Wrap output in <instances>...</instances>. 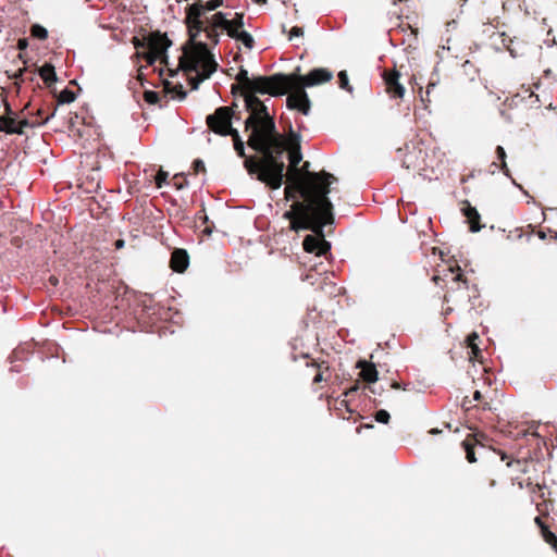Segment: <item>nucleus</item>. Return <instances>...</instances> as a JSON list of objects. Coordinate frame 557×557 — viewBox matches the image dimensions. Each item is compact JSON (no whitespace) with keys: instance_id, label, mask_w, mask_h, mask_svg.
<instances>
[{"instance_id":"1","label":"nucleus","mask_w":557,"mask_h":557,"mask_svg":"<svg viewBox=\"0 0 557 557\" xmlns=\"http://www.w3.org/2000/svg\"><path fill=\"white\" fill-rule=\"evenodd\" d=\"M283 75L249 77L248 71L240 66L235 75L236 82L231 89L234 95L238 90L244 96L245 109L249 116L245 120V129L250 131L248 146L262 154V159L246 158L244 168L248 174L264 183L272 189H278L284 183L285 164L283 162L284 138L277 132L274 117L268 107L257 97L271 96V82L283 78Z\"/></svg>"},{"instance_id":"2","label":"nucleus","mask_w":557,"mask_h":557,"mask_svg":"<svg viewBox=\"0 0 557 557\" xmlns=\"http://www.w3.org/2000/svg\"><path fill=\"white\" fill-rule=\"evenodd\" d=\"M319 174H310L305 184H298L299 197L294 200L297 218L290 223L292 230L322 233L326 225L334 223V207L329 198L330 189H323Z\"/></svg>"},{"instance_id":"3","label":"nucleus","mask_w":557,"mask_h":557,"mask_svg":"<svg viewBox=\"0 0 557 557\" xmlns=\"http://www.w3.org/2000/svg\"><path fill=\"white\" fill-rule=\"evenodd\" d=\"M232 107H219L212 114L206 117L210 129L220 136H231L233 138L234 150L237 156L245 158V143L242 139L237 128L233 127L234 121H239Z\"/></svg>"},{"instance_id":"4","label":"nucleus","mask_w":557,"mask_h":557,"mask_svg":"<svg viewBox=\"0 0 557 557\" xmlns=\"http://www.w3.org/2000/svg\"><path fill=\"white\" fill-rule=\"evenodd\" d=\"M133 45L136 49H147L141 57L145 61L152 65L159 59L168 61V50L172 47L173 42L168 37L166 33L160 30H153L143 38L134 37Z\"/></svg>"},{"instance_id":"5","label":"nucleus","mask_w":557,"mask_h":557,"mask_svg":"<svg viewBox=\"0 0 557 557\" xmlns=\"http://www.w3.org/2000/svg\"><path fill=\"white\" fill-rule=\"evenodd\" d=\"M203 15L205 14L201 13V7L199 4H189L186 8L189 40L198 48L205 58H210V55L213 54L210 52L207 42L197 41V38L200 36V34L205 33L207 29L205 21L201 20Z\"/></svg>"},{"instance_id":"6","label":"nucleus","mask_w":557,"mask_h":557,"mask_svg":"<svg viewBox=\"0 0 557 557\" xmlns=\"http://www.w3.org/2000/svg\"><path fill=\"white\" fill-rule=\"evenodd\" d=\"M309 168H310V162L309 161L304 162V164H302L300 170L302 172H305V175L302 177L301 176H295L287 184V186L284 189L286 199H296V198L299 197L297 185L298 184H305L309 180L310 174H319L320 175L319 178H320V182H321V187L323 189H330L331 190V185L337 182V178L333 174H331V173H329L326 171L311 172V171H309Z\"/></svg>"},{"instance_id":"7","label":"nucleus","mask_w":557,"mask_h":557,"mask_svg":"<svg viewBox=\"0 0 557 557\" xmlns=\"http://www.w3.org/2000/svg\"><path fill=\"white\" fill-rule=\"evenodd\" d=\"M449 25L450 23L447 22L445 24V30L442 33L441 35V39H440V44H438V49L436 50V53H435V57L437 58V62L434 66V70L430 76V79H429V83H428V86H426V97H428V101H431L429 99L430 97V94L431 91L436 87V85L440 83V78H438V72H440V64L443 63L445 60H448L451 54H450V50H451V47H450V40H451V35H450V30H449Z\"/></svg>"},{"instance_id":"8","label":"nucleus","mask_w":557,"mask_h":557,"mask_svg":"<svg viewBox=\"0 0 557 557\" xmlns=\"http://www.w3.org/2000/svg\"><path fill=\"white\" fill-rule=\"evenodd\" d=\"M274 75H283L275 82H271V96L281 97L288 92L289 89H302L305 90V77L306 75L300 74V66H297L290 74L275 73Z\"/></svg>"},{"instance_id":"9","label":"nucleus","mask_w":557,"mask_h":557,"mask_svg":"<svg viewBox=\"0 0 557 557\" xmlns=\"http://www.w3.org/2000/svg\"><path fill=\"white\" fill-rule=\"evenodd\" d=\"M490 26L496 29V32H492L488 37L492 40V45L500 50L506 49L510 52L512 57L518 54L516 48L512 46L515 42V38L510 37V35L506 32L505 23H500L498 18H494L493 22L488 23Z\"/></svg>"},{"instance_id":"10","label":"nucleus","mask_w":557,"mask_h":557,"mask_svg":"<svg viewBox=\"0 0 557 557\" xmlns=\"http://www.w3.org/2000/svg\"><path fill=\"white\" fill-rule=\"evenodd\" d=\"M304 248L309 253H314L317 257L326 256L331 251V243L324 237V230L322 233H314V235H307L304 239Z\"/></svg>"},{"instance_id":"11","label":"nucleus","mask_w":557,"mask_h":557,"mask_svg":"<svg viewBox=\"0 0 557 557\" xmlns=\"http://www.w3.org/2000/svg\"><path fill=\"white\" fill-rule=\"evenodd\" d=\"M289 95L286 98V107L289 110H297L304 115H309L311 110V100L306 90L289 89Z\"/></svg>"},{"instance_id":"12","label":"nucleus","mask_w":557,"mask_h":557,"mask_svg":"<svg viewBox=\"0 0 557 557\" xmlns=\"http://www.w3.org/2000/svg\"><path fill=\"white\" fill-rule=\"evenodd\" d=\"M461 450L468 462L473 463L476 461L475 454L480 449H484V445L478 438V434L468 433L460 444Z\"/></svg>"},{"instance_id":"13","label":"nucleus","mask_w":557,"mask_h":557,"mask_svg":"<svg viewBox=\"0 0 557 557\" xmlns=\"http://www.w3.org/2000/svg\"><path fill=\"white\" fill-rule=\"evenodd\" d=\"M460 211L465 216V221L469 225V231L471 233H478L484 227V224L481 223L480 213L470 205L469 201L465 200L461 202Z\"/></svg>"},{"instance_id":"14","label":"nucleus","mask_w":557,"mask_h":557,"mask_svg":"<svg viewBox=\"0 0 557 557\" xmlns=\"http://www.w3.org/2000/svg\"><path fill=\"white\" fill-rule=\"evenodd\" d=\"M400 73L392 71L384 74V82L386 84L387 92L392 98H403L405 95V87L399 83Z\"/></svg>"},{"instance_id":"15","label":"nucleus","mask_w":557,"mask_h":557,"mask_svg":"<svg viewBox=\"0 0 557 557\" xmlns=\"http://www.w3.org/2000/svg\"><path fill=\"white\" fill-rule=\"evenodd\" d=\"M333 78V73L325 67H314L305 77V86L313 87Z\"/></svg>"},{"instance_id":"16","label":"nucleus","mask_w":557,"mask_h":557,"mask_svg":"<svg viewBox=\"0 0 557 557\" xmlns=\"http://www.w3.org/2000/svg\"><path fill=\"white\" fill-rule=\"evenodd\" d=\"M397 153L399 158H401L404 168L412 170L420 169L418 163V156L422 153L421 149H417L413 146L410 149L409 145H406L405 148H399Z\"/></svg>"},{"instance_id":"17","label":"nucleus","mask_w":557,"mask_h":557,"mask_svg":"<svg viewBox=\"0 0 557 557\" xmlns=\"http://www.w3.org/2000/svg\"><path fill=\"white\" fill-rule=\"evenodd\" d=\"M230 13L225 12H216L211 17L207 18V25L206 27L209 29L214 30H225L227 36L230 35L231 29V22H230Z\"/></svg>"},{"instance_id":"18","label":"nucleus","mask_w":557,"mask_h":557,"mask_svg":"<svg viewBox=\"0 0 557 557\" xmlns=\"http://www.w3.org/2000/svg\"><path fill=\"white\" fill-rule=\"evenodd\" d=\"M356 368L360 369V377L369 384H373L379 380V372L373 362L360 359L357 361Z\"/></svg>"},{"instance_id":"19","label":"nucleus","mask_w":557,"mask_h":557,"mask_svg":"<svg viewBox=\"0 0 557 557\" xmlns=\"http://www.w3.org/2000/svg\"><path fill=\"white\" fill-rule=\"evenodd\" d=\"M189 265V256L187 251L183 248H176L173 250L171 256V267L177 272H184Z\"/></svg>"},{"instance_id":"20","label":"nucleus","mask_w":557,"mask_h":557,"mask_svg":"<svg viewBox=\"0 0 557 557\" xmlns=\"http://www.w3.org/2000/svg\"><path fill=\"white\" fill-rule=\"evenodd\" d=\"M480 337L475 332L469 334L465 339V348L467 349L468 359L470 361L482 359V350L478 345Z\"/></svg>"},{"instance_id":"21","label":"nucleus","mask_w":557,"mask_h":557,"mask_svg":"<svg viewBox=\"0 0 557 557\" xmlns=\"http://www.w3.org/2000/svg\"><path fill=\"white\" fill-rule=\"evenodd\" d=\"M37 72L40 78L49 88H51V86L58 81L55 69L49 62H46L41 66H39Z\"/></svg>"},{"instance_id":"22","label":"nucleus","mask_w":557,"mask_h":557,"mask_svg":"<svg viewBox=\"0 0 557 557\" xmlns=\"http://www.w3.org/2000/svg\"><path fill=\"white\" fill-rule=\"evenodd\" d=\"M290 133L294 137L293 147L288 153V160L292 166H297L299 162L302 160V153L300 149V135L294 133L293 127L289 126Z\"/></svg>"},{"instance_id":"23","label":"nucleus","mask_w":557,"mask_h":557,"mask_svg":"<svg viewBox=\"0 0 557 557\" xmlns=\"http://www.w3.org/2000/svg\"><path fill=\"white\" fill-rule=\"evenodd\" d=\"M0 132L12 135H23L21 126H17L15 119L0 115Z\"/></svg>"},{"instance_id":"24","label":"nucleus","mask_w":557,"mask_h":557,"mask_svg":"<svg viewBox=\"0 0 557 557\" xmlns=\"http://www.w3.org/2000/svg\"><path fill=\"white\" fill-rule=\"evenodd\" d=\"M207 59H208V66H209L208 71L206 73H198L197 77H193L190 79V85H191L193 90L198 89L200 83L203 82L205 79L209 78L210 75L216 70L218 63H216L214 57L210 55V58H207Z\"/></svg>"},{"instance_id":"25","label":"nucleus","mask_w":557,"mask_h":557,"mask_svg":"<svg viewBox=\"0 0 557 557\" xmlns=\"http://www.w3.org/2000/svg\"><path fill=\"white\" fill-rule=\"evenodd\" d=\"M228 37L240 41L247 49L251 50L255 46V39L252 35L246 30L232 29Z\"/></svg>"},{"instance_id":"26","label":"nucleus","mask_w":557,"mask_h":557,"mask_svg":"<svg viewBox=\"0 0 557 557\" xmlns=\"http://www.w3.org/2000/svg\"><path fill=\"white\" fill-rule=\"evenodd\" d=\"M496 156L499 161V165L496 162L492 163V166L499 168L506 175L509 174V169L506 163V151L502 146L496 147Z\"/></svg>"},{"instance_id":"27","label":"nucleus","mask_w":557,"mask_h":557,"mask_svg":"<svg viewBox=\"0 0 557 557\" xmlns=\"http://www.w3.org/2000/svg\"><path fill=\"white\" fill-rule=\"evenodd\" d=\"M338 77V86L341 89L348 91L349 94L354 92V87L349 83L347 71H339L337 74Z\"/></svg>"},{"instance_id":"28","label":"nucleus","mask_w":557,"mask_h":557,"mask_svg":"<svg viewBox=\"0 0 557 557\" xmlns=\"http://www.w3.org/2000/svg\"><path fill=\"white\" fill-rule=\"evenodd\" d=\"M224 0H209L206 3L201 1L195 2L194 4H199L201 7V13L206 14V12L214 11L215 9L223 5Z\"/></svg>"},{"instance_id":"29","label":"nucleus","mask_w":557,"mask_h":557,"mask_svg":"<svg viewBox=\"0 0 557 557\" xmlns=\"http://www.w3.org/2000/svg\"><path fill=\"white\" fill-rule=\"evenodd\" d=\"M75 99H76L75 92L69 88H64L58 97V104L71 103V102L75 101Z\"/></svg>"},{"instance_id":"30","label":"nucleus","mask_w":557,"mask_h":557,"mask_svg":"<svg viewBox=\"0 0 557 557\" xmlns=\"http://www.w3.org/2000/svg\"><path fill=\"white\" fill-rule=\"evenodd\" d=\"M30 35L37 39H46L48 37V30L40 24H34L30 27Z\"/></svg>"},{"instance_id":"31","label":"nucleus","mask_w":557,"mask_h":557,"mask_svg":"<svg viewBox=\"0 0 557 557\" xmlns=\"http://www.w3.org/2000/svg\"><path fill=\"white\" fill-rule=\"evenodd\" d=\"M245 14L243 12H236L233 18H230L231 29L243 30L245 26Z\"/></svg>"},{"instance_id":"32","label":"nucleus","mask_w":557,"mask_h":557,"mask_svg":"<svg viewBox=\"0 0 557 557\" xmlns=\"http://www.w3.org/2000/svg\"><path fill=\"white\" fill-rule=\"evenodd\" d=\"M542 536L546 543L552 545L553 547L557 548V536L555 533H553L549 528H543L542 527Z\"/></svg>"},{"instance_id":"33","label":"nucleus","mask_w":557,"mask_h":557,"mask_svg":"<svg viewBox=\"0 0 557 557\" xmlns=\"http://www.w3.org/2000/svg\"><path fill=\"white\" fill-rule=\"evenodd\" d=\"M374 419L379 423L387 424L391 419V414L387 410L380 409L375 412Z\"/></svg>"},{"instance_id":"34","label":"nucleus","mask_w":557,"mask_h":557,"mask_svg":"<svg viewBox=\"0 0 557 557\" xmlns=\"http://www.w3.org/2000/svg\"><path fill=\"white\" fill-rule=\"evenodd\" d=\"M144 99L149 104H157L160 101V96L157 91L146 90L144 94Z\"/></svg>"},{"instance_id":"35","label":"nucleus","mask_w":557,"mask_h":557,"mask_svg":"<svg viewBox=\"0 0 557 557\" xmlns=\"http://www.w3.org/2000/svg\"><path fill=\"white\" fill-rule=\"evenodd\" d=\"M455 283L463 284L465 288H468V280L461 272L460 267L456 263H455Z\"/></svg>"},{"instance_id":"36","label":"nucleus","mask_w":557,"mask_h":557,"mask_svg":"<svg viewBox=\"0 0 557 557\" xmlns=\"http://www.w3.org/2000/svg\"><path fill=\"white\" fill-rule=\"evenodd\" d=\"M205 34H206V38L209 39L213 46L219 45L220 37H221L219 30L207 28Z\"/></svg>"},{"instance_id":"37","label":"nucleus","mask_w":557,"mask_h":557,"mask_svg":"<svg viewBox=\"0 0 557 557\" xmlns=\"http://www.w3.org/2000/svg\"><path fill=\"white\" fill-rule=\"evenodd\" d=\"M472 400L476 401L478 403L476 405L481 406L483 410H491L492 409L490 403L482 401V395H481V393L479 391H474L473 399Z\"/></svg>"},{"instance_id":"38","label":"nucleus","mask_w":557,"mask_h":557,"mask_svg":"<svg viewBox=\"0 0 557 557\" xmlns=\"http://www.w3.org/2000/svg\"><path fill=\"white\" fill-rule=\"evenodd\" d=\"M436 250H438L442 261L447 264V271L453 272L451 257H449L448 255H445L443 250H441L438 248H434V251H436Z\"/></svg>"},{"instance_id":"39","label":"nucleus","mask_w":557,"mask_h":557,"mask_svg":"<svg viewBox=\"0 0 557 557\" xmlns=\"http://www.w3.org/2000/svg\"><path fill=\"white\" fill-rule=\"evenodd\" d=\"M166 180H168V173L163 172V171H160L156 175V185H157V187L161 188L164 184H166Z\"/></svg>"},{"instance_id":"40","label":"nucleus","mask_w":557,"mask_h":557,"mask_svg":"<svg viewBox=\"0 0 557 557\" xmlns=\"http://www.w3.org/2000/svg\"><path fill=\"white\" fill-rule=\"evenodd\" d=\"M304 36V29L299 26H294L292 27L290 32H289V40H293L294 38H297V37H302Z\"/></svg>"},{"instance_id":"41","label":"nucleus","mask_w":557,"mask_h":557,"mask_svg":"<svg viewBox=\"0 0 557 557\" xmlns=\"http://www.w3.org/2000/svg\"><path fill=\"white\" fill-rule=\"evenodd\" d=\"M461 407L467 411L470 410L471 408L478 407V405L473 404V400L468 399V397L465 396L462 398Z\"/></svg>"},{"instance_id":"42","label":"nucleus","mask_w":557,"mask_h":557,"mask_svg":"<svg viewBox=\"0 0 557 557\" xmlns=\"http://www.w3.org/2000/svg\"><path fill=\"white\" fill-rule=\"evenodd\" d=\"M284 218L289 220L290 223L297 218V211L294 208V203L292 205V209L284 213Z\"/></svg>"},{"instance_id":"43","label":"nucleus","mask_w":557,"mask_h":557,"mask_svg":"<svg viewBox=\"0 0 557 557\" xmlns=\"http://www.w3.org/2000/svg\"><path fill=\"white\" fill-rule=\"evenodd\" d=\"M193 166L195 169L196 172H202L205 171V162L201 160V159H196L194 162H193Z\"/></svg>"},{"instance_id":"44","label":"nucleus","mask_w":557,"mask_h":557,"mask_svg":"<svg viewBox=\"0 0 557 557\" xmlns=\"http://www.w3.org/2000/svg\"><path fill=\"white\" fill-rule=\"evenodd\" d=\"M360 388V385L358 382H356L350 388H348L346 392H345V396H350L355 393H357Z\"/></svg>"},{"instance_id":"45","label":"nucleus","mask_w":557,"mask_h":557,"mask_svg":"<svg viewBox=\"0 0 557 557\" xmlns=\"http://www.w3.org/2000/svg\"><path fill=\"white\" fill-rule=\"evenodd\" d=\"M529 101L531 103V106H537L540 107V99H539V96L533 94V92H530L529 95Z\"/></svg>"},{"instance_id":"46","label":"nucleus","mask_w":557,"mask_h":557,"mask_svg":"<svg viewBox=\"0 0 557 557\" xmlns=\"http://www.w3.org/2000/svg\"><path fill=\"white\" fill-rule=\"evenodd\" d=\"M198 219L201 220L203 223H208L209 222V218L208 215L206 214L205 212V208H202V210L197 214Z\"/></svg>"},{"instance_id":"47","label":"nucleus","mask_w":557,"mask_h":557,"mask_svg":"<svg viewBox=\"0 0 557 557\" xmlns=\"http://www.w3.org/2000/svg\"><path fill=\"white\" fill-rule=\"evenodd\" d=\"M534 522L541 530L542 527L547 528V524L543 521V519L540 516L535 517Z\"/></svg>"},{"instance_id":"48","label":"nucleus","mask_w":557,"mask_h":557,"mask_svg":"<svg viewBox=\"0 0 557 557\" xmlns=\"http://www.w3.org/2000/svg\"><path fill=\"white\" fill-rule=\"evenodd\" d=\"M199 66V61L198 60H193L191 63L188 65V67L186 70L188 71H197Z\"/></svg>"},{"instance_id":"49","label":"nucleus","mask_w":557,"mask_h":557,"mask_svg":"<svg viewBox=\"0 0 557 557\" xmlns=\"http://www.w3.org/2000/svg\"><path fill=\"white\" fill-rule=\"evenodd\" d=\"M366 388H368L371 393H373V394H375V395H381V394H382V392H383V388H382V387L377 388V387H373V386H370V385H369V386H367Z\"/></svg>"},{"instance_id":"50","label":"nucleus","mask_w":557,"mask_h":557,"mask_svg":"<svg viewBox=\"0 0 557 557\" xmlns=\"http://www.w3.org/2000/svg\"><path fill=\"white\" fill-rule=\"evenodd\" d=\"M25 72H26V69H25V67H24V69H18V70L15 72V74H14V76H13V77H14L15 79H22V77H23V75H24V73H25Z\"/></svg>"},{"instance_id":"51","label":"nucleus","mask_w":557,"mask_h":557,"mask_svg":"<svg viewBox=\"0 0 557 557\" xmlns=\"http://www.w3.org/2000/svg\"><path fill=\"white\" fill-rule=\"evenodd\" d=\"M125 246V240L120 238L114 242V247L116 249H122Z\"/></svg>"},{"instance_id":"52","label":"nucleus","mask_w":557,"mask_h":557,"mask_svg":"<svg viewBox=\"0 0 557 557\" xmlns=\"http://www.w3.org/2000/svg\"><path fill=\"white\" fill-rule=\"evenodd\" d=\"M513 465H518V466H522V465H523V466H525V465H527V461H523V462H522L521 460H511V461H508V462H507V466H508V467H511V466H513Z\"/></svg>"},{"instance_id":"53","label":"nucleus","mask_w":557,"mask_h":557,"mask_svg":"<svg viewBox=\"0 0 557 557\" xmlns=\"http://www.w3.org/2000/svg\"><path fill=\"white\" fill-rule=\"evenodd\" d=\"M313 278H314V275H313V274L308 273L307 275H305V276L302 277V281L308 282V283H310V284H313V283H314V282H313Z\"/></svg>"},{"instance_id":"54","label":"nucleus","mask_w":557,"mask_h":557,"mask_svg":"<svg viewBox=\"0 0 557 557\" xmlns=\"http://www.w3.org/2000/svg\"><path fill=\"white\" fill-rule=\"evenodd\" d=\"M57 109H54L49 115H47L41 124H47L54 115H55Z\"/></svg>"},{"instance_id":"55","label":"nucleus","mask_w":557,"mask_h":557,"mask_svg":"<svg viewBox=\"0 0 557 557\" xmlns=\"http://www.w3.org/2000/svg\"><path fill=\"white\" fill-rule=\"evenodd\" d=\"M323 381V374L321 372L317 373L313 377V383H320Z\"/></svg>"},{"instance_id":"56","label":"nucleus","mask_w":557,"mask_h":557,"mask_svg":"<svg viewBox=\"0 0 557 557\" xmlns=\"http://www.w3.org/2000/svg\"><path fill=\"white\" fill-rule=\"evenodd\" d=\"M212 232H213V227H212V226H209V225H208V226H206V227L202 230V233H203L205 235H208V236H210V235L212 234Z\"/></svg>"},{"instance_id":"57","label":"nucleus","mask_w":557,"mask_h":557,"mask_svg":"<svg viewBox=\"0 0 557 557\" xmlns=\"http://www.w3.org/2000/svg\"><path fill=\"white\" fill-rule=\"evenodd\" d=\"M17 126H21L23 129L24 127L30 126V123L28 122V120L24 119L17 124Z\"/></svg>"},{"instance_id":"58","label":"nucleus","mask_w":557,"mask_h":557,"mask_svg":"<svg viewBox=\"0 0 557 557\" xmlns=\"http://www.w3.org/2000/svg\"><path fill=\"white\" fill-rule=\"evenodd\" d=\"M429 433L431 435H437V434H442L443 433V430H440L438 428H433L429 431Z\"/></svg>"},{"instance_id":"59","label":"nucleus","mask_w":557,"mask_h":557,"mask_svg":"<svg viewBox=\"0 0 557 557\" xmlns=\"http://www.w3.org/2000/svg\"><path fill=\"white\" fill-rule=\"evenodd\" d=\"M186 96H187V92L181 88V90H180V95H178V99H180V100H183V99H185V98H186Z\"/></svg>"},{"instance_id":"60","label":"nucleus","mask_w":557,"mask_h":557,"mask_svg":"<svg viewBox=\"0 0 557 557\" xmlns=\"http://www.w3.org/2000/svg\"><path fill=\"white\" fill-rule=\"evenodd\" d=\"M537 235H539V237H540L541 239H546V233H545V232H543V231H539V232H537Z\"/></svg>"},{"instance_id":"61","label":"nucleus","mask_w":557,"mask_h":557,"mask_svg":"<svg viewBox=\"0 0 557 557\" xmlns=\"http://www.w3.org/2000/svg\"><path fill=\"white\" fill-rule=\"evenodd\" d=\"M5 110H7V112H8L9 114H13V111H12V109H11V106H10L8 102L5 103Z\"/></svg>"},{"instance_id":"62","label":"nucleus","mask_w":557,"mask_h":557,"mask_svg":"<svg viewBox=\"0 0 557 557\" xmlns=\"http://www.w3.org/2000/svg\"><path fill=\"white\" fill-rule=\"evenodd\" d=\"M440 280H441V277L438 275L433 276V281L435 282V284H438Z\"/></svg>"},{"instance_id":"63","label":"nucleus","mask_w":557,"mask_h":557,"mask_svg":"<svg viewBox=\"0 0 557 557\" xmlns=\"http://www.w3.org/2000/svg\"><path fill=\"white\" fill-rule=\"evenodd\" d=\"M26 45L25 40H20L18 47L22 49Z\"/></svg>"},{"instance_id":"64","label":"nucleus","mask_w":557,"mask_h":557,"mask_svg":"<svg viewBox=\"0 0 557 557\" xmlns=\"http://www.w3.org/2000/svg\"><path fill=\"white\" fill-rule=\"evenodd\" d=\"M450 310H451V309H450L449 307H448V308H446V309L444 310L443 314H444V315L449 314Z\"/></svg>"}]
</instances>
